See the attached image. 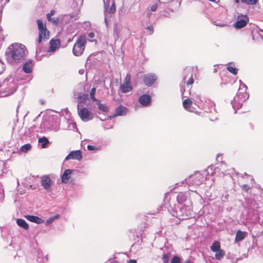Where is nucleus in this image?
<instances>
[{
  "label": "nucleus",
  "instance_id": "f257e3e1",
  "mask_svg": "<svg viewBox=\"0 0 263 263\" xmlns=\"http://www.w3.org/2000/svg\"><path fill=\"white\" fill-rule=\"evenodd\" d=\"M27 52L26 47L20 43L12 44L6 51V59L12 64L19 63L25 60Z\"/></svg>",
  "mask_w": 263,
  "mask_h": 263
},
{
  "label": "nucleus",
  "instance_id": "f03ea898",
  "mask_svg": "<svg viewBox=\"0 0 263 263\" xmlns=\"http://www.w3.org/2000/svg\"><path fill=\"white\" fill-rule=\"evenodd\" d=\"M224 165H225V164H223L222 162H221L219 166L214 167V166L211 165L209 166L207 170L205 171L202 172H195L193 174H192L190 176V178L192 180H195L196 181H203V180H214L215 178L205 177V176L208 175L209 176L210 174L211 176H217V173L219 174V171L221 168L224 170V168H223Z\"/></svg>",
  "mask_w": 263,
  "mask_h": 263
},
{
  "label": "nucleus",
  "instance_id": "7ed1b4c3",
  "mask_svg": "<svg viewBox=\"0 0 263 263\" xmlns=\"http://www.w3.org/2000/svg\"><path fill=\"white\" fill-rule=\"evenodd\" d=\"M36 23L39 31L37 42L40 44L42 41H46L49 39L50 32L47 29L46 24L41 20H37Z\"/></svg>",
  "mask_w": 263,
  "mask_h": 263
},
{
  "label": "nucleus",
  "instance_id": "20e7f679",
  "mask_svg": "<svg viewBox=\"0 0 263 263\" xmlns=\"http://www.w3.org/2000/svg\"><path fill=\"white\" fill-rule=\"evenodd\" d=\"M86 43L87 40L86 36L83 35H80L73 45L72 48L73 54L76 56L81 55L85 50Z\"/></svg>",
  "mask_w": 263,
  "mask_h": 263
},
{
  "label": "nucleus",
  "instance_id": "39448f33",
  "mask_svg": "<svg viewBox=\"0 0 263 263\" xmlns=\"http://www.w3.org/2000/svg\"><path fill=\"white\" fill-rule=\"evenodd\" d=\"M249 21L247 15L238 16L234 26L237 29H241L245 27Z\"/></svg>",
  "mask_w": 263,
  "mask_h": 263
},
{
  "label": "nucleus",
  "instance_id": "423d86ee",
  "mask_svg": "<svg viewBox=\"0 0 263 263\" xmlns=\"http://www.w3.org/2000/svg\"><path fill=\"white\" fill-rule=\"evenodd\" d=\"M156 80V76L152 73L145 74L143 78L144 83L148 86H150L154 84Z\"/></svg>",
  "mask_w": 263,
  "mask_h": 263
},
{
  "label": "nucleus",
  "instance_id": "0eeeda50",
  "mask_svg": "<svg viewBox=\"0 0 263 263\" xmlns=\"http://www.w3.org/2000/svg\"><path fill=\"white\" fill-rule=\"evenodd\" d=\"M78 114L81 120L84 122L88 121L90 119V112L87 108L78 109Z\"/></svg>",
  "mask_w": 263,
  "mask_h": 263
},
{
  "label": "nucleus",
  "instance_id": "6e6552de",
  "mask_svg": "<svg viewBox=\"0 0 263 263\" xmlns=\"http://www.w3.org/2000/svg\"><path fill=\"white\" fill-rule=\"evenodd\" d=\"M82 159V155L80 150H77L71 152L65 158V160H77L80 161Z\"/></svg>",
  "mask_w": 263,
  "mask_h": 263
},
{
  "label": "nucleus",
  "instance_id": "1a4fd4ad",
  "mask_svg": "<svg viewBox=\"0 0 263 263\" xmlns=\"http://www.w3.org/2000/svg\"><path fill=\"white\" fill-rule=\"evenodd\" d=\"M60 40L51 39L49 42L50 47L48 51L49 52H54L60 47Z\"/></svg>",
  "mask_w": 263,
  "mask_h": 263
},
{
  "label": "nucleus",
  "instance_id": "9d476101",
  "mask_svg": "<svg viewBox=\"0 0 263 263\" xmlns=\"http://www.w3.org/2000/svg\"><path fill=\"white\" fill-rule=\"evenodd\" d=\"M139 102L144 106H148L151 102V97L148 95H142L139 97Z\"/></svg>",
  "mask_w": 263,
  "mask_h": 263
},
{
  "label": "nucleus",
  "instance_id": "9b49d317",
  "mask_svg": "<svg viewBox=\"0 0 263 263\" xmlns=\"http://www.w3.org/2000/svg\"><path fill=\"white\" fill-rule=\"evenodd\" d=\"M180 212L181 213L180 215H179V216H180L182 219H187L192 215V211L190 209H187V207L185 206H182L180 209Z\"/></svg>",
  "mask_w": 263,
  "mask_h": 263
},
{
  "label": "nucleus",
  "instance_id": "f8f14e48",
  "mask_svg": "<svg viewBox=\"0 0 263 263\" xmlns=\"http://www.w3.org/2000/svg\"><path fill=\"white\" fill-rule=\"evenodd\" d=\"M126 112L127 108L122 105H120L116 109L114 117L124 116L126 115Z\"/></svg>",
  "mask_w": 263,
  "mask_h": 263
},
{
  "label": "nucleus",
  "instance_id": "ddd939ff",
  "mask_svg": "<svg viewBox=\"0 0 263 263\" xmlns=\"http://www.w3.org/2000/svg\"><path fill=\"white\" fill-rule=\"evenodd\" d=\"M25 217L28 220L37 224H41L44 222V220L37 216L33 215H26Z\"/></svg>",
  "mask_w": 263,
  "mask_h": 263
},
{
  "label": "nucleus",
  "instance_id": "4468645a",
  "mask_svg": "<svg viewBox=\"0 0 263 263\" xmlns=\"http://www.w3.org/2000/svg\"><path fill=\"white\" fill-rule=\"evenodd\" d=\"M247 234L246 232H243L241 230H238L236 232V236L235 238V242H239L242 241L243 239L245 238Z\"/></svg>",
  "mask_w": 263,
  "mask_h": 263
},
{
  "label": "nucleus",
  "instance_id": "2eb2a0df",
  "mask_svg": "<svg viewBox=\"0 0 263 263\" xmlns=\"http://www.w3.org/2000/svg\"><path fill=\"white\" fill-rule=\"evenodd\" d=\"M23 71L26 73H30L32 72V64L31 60L27 61L23 67Z\"/></svg>",
  "mask_w": 263,
  "mask_h": 263
},
{
  "label": "nucleus",
  "instance_id": "dca6fc26",
  "mask_svg": "<svg viewBox=\"0 0 263 263\" xmlns=\"http://www.w3.org/2000/svg\"><path fill=\"white\" fill-rule=\"evenodd\" d=\"M193 102L189 98L185 99L183 101L182 105L183 107L187 111L192 112L191 106Z\"/></svg>",
  "mask_w": 263,
  "mask_h": 263
},
{
  "label": "nucleus",
  "instance_id": "f3484780",
  "mask_svg": "<svg viewBox=\"0 0 263 263\" xmlns=\"http://www.w3.org/2000/svg\"><path fill=\"white\" fill-rule=\"evenodd\" d=\"M120 88L124 93L129 92L133 90L132 84H122L120 86Z\"/></svg>",
  "mask_w": 263,
  "mask_h": 263
},
{
  "label": "nucleus",
  "instance_id": "a211bd4d",
  "mask_svg": "<svg viewBox=\"0 0 263 263\" xmlns=\"http://www.w3.org/2000/svg\"><path fill=\"white\" fill-rule=\"evenodd\" d=\"M211 251L213 252L221 249L220 243L218 241H214L210 247Z\"/></svg>",
  "mask_w": 263,
  "mask_h": 263
},
{
  "label": "nucleus",
  "instance_id": "6ab92c4d",
  "mask_svg": "<svg viewBox=\"0 0 263 263\" xmlns=\"http://www.w3.org/2000/svg\"><path fill=\"white\" fill-rule=\"evenodd\" d=\"M16 223L18 226L25 230H28L29 229L28 224L27 223L25 220L23 219H18L16 221Z\"/></svg>",
  "mask_w": 263,
  "mask_h": 263
},
{
  "label": "nucleus",
  "instance_id": "aec40b11",
  "mask_svg": "<svg viewBox=\"0 0 263 263\" xmlns=\"http://www.w3.org/2000/svg\"><path fill=\"white\" fill-rule=\"evenodd\" d=\"M72 173L71 170H66L62 176L61 181L68 180L70 176V174Z\"/></svg>",
  "mask_w": 263,
  "mask_h": 263
},
{
  "label": "nucleus",
  "instance_id": "412c9836",
  "mask_svg": "<svg viewBox=\"0 0 263 263\" xmlns=\"http://www.w3.org/2000/svg\"><path fill=\"white\" fill-rule=\"evenodd\" d=\"M38 142L41 143V147L43 148H45L47 145L49 143L48 139L45 137L40 138L38 140Z\"/></svg>",
  "mask_w": 263,
  "mask_h": 263
},
{
  "label": "nucleus",
  "instance_id": "4be33fe9",
  "mask_svg": "<svg viewBox=\"0 0 263 263\" xmlns=\"http://www.w3.org/2000/svg\"><path fill=\"white\" fill-rule=\"evenodd\" d=\"M215 252V258L217 260H221L225 255V251L222 249H220Z\"/></svg>",
  "mask_w": 263,
  "mask_h": 263
},
{
  "label": "nucleus",
  "instance_id": "5701e85b",
  "mask_svg": "<svg viewBox=\"0 0 263 263\" xmlns=\"http://www.w3.org/2000/svg\"><path fill=\"white\" fill-rule=\"evenodd\" d=\"M31 147L32 146L31 144L29 143H27L22 146L20 147V150L21 152L24 153H26L31 149Z\"/></svg>",
  "mask_w": 263,
  "mask_h": 263
},
{
  "label": "nucleus",
  "instance_id": "b1692460",
  "mask_svg": "<svg viewBox=\"0 0 263 263\" xmlns=\"http://www.w3.org/2000/svg\"><path fill=\"white\" fill-rule=\"evenodd\" d=\"M98 108L104 112H107L108 111V108L105 104L99 103L98 104Z\"/></svg>",
  "mask_w": 263,
  "mask_h": 263
},
{
  "label": "nucleus",
  "instance_id": "393cba45",
  "mask_svg": "<svg viewBox=\"0 0 263 263\" xmlns=\"http://www.w3.org/2000/svg\"><path fill=\"white\" fill-rule=\"evenodd\" d=\"M96 88L95 87H93L90 90V98H91V100L93 101L97 102L98 100L95 97V95L96 93Z\"/></svg>",
  "mask_w": 263,
  "mask_h": 263
},
{
  "label": "nucleus",
  "instance_id": "a878e982",
  "mask_svg": "<svg viewBox=\"0 0 263 263\" xmlns=\"http://www.w3.org/2000/svg\"><path fill=\"white\" fill-rule=\"evenodd\" d=\"M46 18L49 22H51L53 24L55 25H57L59 24V20L58 17L52 18V17H49Z\"/></svg>",
  "mask_w": 263,
  "mask_h": 263
},
{
  "label": "nucleus",
  "instance_id": "bb28decb",
  "mask_svg": "<svg viewBox=\"0 0 263 263\" xmlns=\"http://www.w3.org/2000/svg\"><path fill=\"white\" fill-rule=\"evenodd\" d=\"M41 185L45 189L49 191L51 185V182H42Z\"/></svg>",
  "mask_w": 263,
  "mask_h": 263
},
{
  "label": "nucleus",
  "instance_id": "cd10ccee",
  "mask_svg": "<svg viewBox=\"0 0 263 263\" xmlns=\"http://www.w3.org/2000/svg\"><path fill=\"white\" fill-rule=\"evenodd\" d=\"M122 84H131V76L129 73H127L123 80Z\"/></svg>",
  "mask_w": 263,
  "mask_h": 263
},
{
  "label": "nucleus",
  "instance_id": "c85d7f7f",
  "mask_svg": "<svg viewBox=\"0 0 263 263\" xmlns=\"http://www.w3.org/2000/svg\"><path fill=\"white\" fill-rule=\"evenodd\" d=\"M227 68L229 72L233 74H236L237 73V69L232 66H228Z\"/></svg>",
  "mask_w": 263,
  "mask_h": 263
},
{
  "label": "nucleus",
  "instance_id": "c756f323",
  "mask_svg": "<svg viewBox=\"0 0 263 263\" xmlns=\"http://www.w3.org/2000/svg\"><path fill=\"white\" fill-rule=\"evenodd\" d=\"M258 0H241V2L248 5H255L258 2Z\"/></svg>",
  "mask_w": 263,
  "mask_h": 263
},
{
  "label": "nucleus",
  "instance_id": "7c9ffc66",
  "mask_svg": "<svg viewBox=\"0 0 263 263\" xmlns=\"http://www.w3.org/2000/svg\"><path fill=\"white\" fill-rule=\"evenodd\" d=\"M170 253H164L162 256V260L164 263H167L170 260Z\"/></svg>",
  "mask_w": 263,
  "mask_h": 263
},
{
  "label": "nucleus",
  "instance_id": "2f4dec72",
  "mask_svg": "<svg viewBox=\"0 0 263 263\" xmlns=\"http://www.w3.org/2000/svg\"><path fill=\"white\" fill-rule=\"evenodd\" d=\"M59 217V215H57L55 216H54V217H51L49 219H48L46 221V225H49L50 224V223H51L52 222H53V221L55 219H57V218H58Z\"/></svg>",
  "mask_w": 263,
  "mask_h": 263
},
{
  "label": "nucleus",
  "instance_id": "473e14b6",
  "mask_svg": "<svg viewBox=\"0 0 263 263\" xmlns=\"http://www.w3.org/2000/svg\"><path fill=\"white\" fill-rule=\"evenodd\" d=\"M116 5H115V2H114L112 3V4H111V6H110V8H109V10H108V12H109V13H112H112H115V11H116Z\"/></svg>",
  "mask_w": 263,
  "mask_h": 263
},
{
  "label": "nucleus",
  "instance_id": "72a5a7b5",
  "mask_svg": "<svg viewBox=\"0 0 263 263\" xmlns=\"http://www.w3.org/2000/svg\"><path fill=\"white\" fill-rule=\"evenodd\" d=\"M171 263H181V259L178 256H174L172 259Z\"/></svg>",
  "mask_w": 263,
  "mask_h": 263
},
{
  "label": "nucleus",
  "instance_id": "f704fd0d",
  "mask_svg": "<svg viewBox=\"0 0 263 263\" xmlns=\"http://www.w3.org/2000/svg\"><path fill=\"white\" fill-rule=\"evenodd\" d=\"M177 199L178 202H182L185 200V197L182 194H179L177 197Z\"/></svg>",
  "mask_w": 263,
  "mask_h": 263
},
{
  "label": "nucleus",
  "instance_id": "c9c22d12",
  "mask_svg": "<svg viewBox=\"0 0 263 263\" xmlns=\"http://www.w3.org/2000/svg\"><path fill=\"white\" fill-rule=\"evenodd\" d=\"M194 82V79L193 78L192 73L191 75L190 79L186 82V84L187 86H189L192 85Z\"/></svg>",
  "mask_w": 263,
  "mask_h": 263
},
{
  "label": "nucleus",
  "instance_id": "e433bc0d",
  "mask_svg": "<svg viewBox=\"0 0 263 263\" xmlns=\"http://www.w3.org/2000/svg\"><path fill=\"white\" fill-rule=\"evenodd\" d=\"M146 29L147 30H148V31H149V34H152L153 33V32H154V28H153V26L149 25V26L147 27Z\"/></svg>",
  "mask_w": 263,
  "mask_h": 263
},
{
  "label": "nucleus",
  "instance_id": "4c0bfd02",
  "mask_svg": "<svg viewBox=\"0 0 263 263\" xmlns=\"http://www.w3.org/2000/svg\"><path fill=\"white\" fill-rule=\"evenodd\" d=\"M5 66L4 64L0 61V74H1L4 70Z\"/></svg>",
  "mask_w": 263,
  "mask_h": 263
},
{
  "label": "nucleus",
  "instance_id": "58836bf2",
  "mask_svg": "<svg viewBox=\"0 0 263 263\" xmlns=\"http://www.w3.org/2000/svg\"><path fill=\"white\" fill-rule=\"evenodd\" d=\"M55 12V10H52L50 13L46 14V17H51L54 14Z\"/></svg>",
  "mask_w": 263,
  "mask_h": 263
},
{
  "label": "nucleus",
  "instance_id": "ea45409f",
  "mask_svg": "<svg viewBox=\"0 0 263 263\" xmlns=\"http://www.w3.org/2000/svg\"><path fill=\"white\" fill-rule=\"evenodd\" d=\"M157 8H158V5L154 4L153 6H152L151 9L152 11L154 12V11H156V10L157 9Z\"/></svg>",
  "mask_w": 263,
  "mask_h": 263
},
{
  "label": "nucleus",
  "instance_id": "a19ab883",
  "mask_svg": "<svg viewBox=\"0 0 263 263\" xmlns=\"http://www.w3.org/2000/svg\"><path fill=\"white\" fill-rule=\"evenodd\" d=\"M41 181H51V179L49 178V177L48 176H44L42 178Z\"/></svg>",
  "mask_w": 263,
  "mask_h": 263
},
{
  "label": "nucleus",
  "instance_id": "79ce46f5",
  "mask_svg": "<svg viewBox=\"0 0 263 263\" xmlns=\"http://www.w3.org/2000/svg\"><path fill=\"white\" fill-rule=\"evenodd\" d=\"M87 149L89 151H92L95 149V146L91 145H87Z\"/></svg>",
  "mask_w": 263,
  "mask_h": 263
},
{
  "label": "nucleus",
  "instance_id": "37998d69",
  "mask_svg": "<svg viewBox=\"0 0 263 263\" xmlns=\"http://www.w3.org/2000/svg\"><path fill=\"white\" fill-rule=\"evenodd\" d=\"M80 99H83V100H86L88 98V95L84 94L82 97H80Z\"/></svg>",
  "mask_w": 263,
  "mask_h": 263
},
{
  "label": "nucleus",
  "instance_id": "c03bdc74",
  "mask_svg": "<svg viewBox=\"0 0 263 263\" xmlns=\"http://www.w3.org/2000/svg\"><path fill=\"white\" fill-rule=\"evenodd\" d=\"M242 189L246 191H248L249 189V187L247 185H243L242 186Z\"/></svg>",
  "mask_w": 263,
  "mask_h": 263
},
{
  "label": "nucleus",
  "instance_id": "a18cd8bd",
  "mask_svg": "<svg viewBox=\"0 0 263 263\" xmlns=\"http://www.w3.org/2000/svg\"><path fill=\"white\" fill-rule=\"evenodd\" d=\"M128 263H137L136 262V260H132V259H130Z\"/></svg>",
  "mask_w": 263,
  "mask_h": 263
},
{
  "label": "nucleus",
  "instance_id": "49530a36",
  "mask_svg": "<svg viewBox=\"0 0 263 263\" xmlns=\"http://www.w3.org/2000/svg\"><path fill=\"white\" fill-rule=\"evenodd\" d=\"M89 36L91 38H93L94 37V34L93 33H90L89 34Z\"/></svg>",
  "mask_w": 263,
  "mask_h": 263
},
{
  "label": "nucleus",
  "instance_id": "de8ad7c7",
  "mask_svg": "<svg viewBox=\"0 0 263 263\" xmlns=\"http://www.w3.org/2000/svg\"><path fill=\"white\" fill-rule=\"evenodd\" d=\"M248 178H247V179H250L251 180H253V178H252V176H250V175H247Z\"/></svg>",
  "mask_w": 263,
  "mask_h": 263
},
{
  "label": "nucleus",
  "instance_id": "09e8293b",
  "mask_svg": "<svg viewBox=\"0 0 263 263\" xmlns=\"http://www.w3.org/2000/svg\"><path fill=\"white\" fill-rule=\"evenodd\" d=\"M184 263H192V262L191 260H187L185 261Z\"/></svg>",
  "mask_w": 263,
  "mask_h": 263
},
{
  "label": "nucleus",
  "instance_id": "8fccbe9b",
  "mask_svg": "<svg viewBox=\"0 0 263 263\" xmlns=\"http://www.w3.org/2000/svg\"><path fill=\"white\" fill-rule=\"evenodd\" d=\"M7 83H8V81L7 82H4L3 85H7Z\"/></svg>",
  "mask_w": 263,
  "mask_h": 263
},
{
  "label": "nucleus",
  "instance_id": "3c124183",
  "mask_svg": "<svg viewBox=\"0 0 263 263\" xmlns=\"http://www.w3.org/2000/svg\"><path fill=\"white\" fill-rule=\"evenodd\" d=\"M111 263H118L116 260H114L111 262Z\"/></svg>",
  "mask_w": 263,
  "mask_h": 263
},
{
  "label": "nucleus",
  "instance_id": "603ef678",
  "mask_svg": "<svg viewBox=\"0 0 263 263\" xmlns=\"http://www.w3.org/2000/svg\"><path fill=\"white\" fill-rule=\"evenodd\" d=\"M185 79H186V76H185V77H184V78H183V81H184V80H185Z\"/></svg>",
  "mask_w": 263,
  "mask_h": 263
},
{
  "label": "nucleus",
  "instance_id": "864d4df0",
  "mask_svg": "<svg viewBox=\"0 0 263 263\" xmlns=\"http://www.w3.org/2000/svg\"><path fill=\"white\" fill-rule=\"evenodd\" d=\"M17 185H20L19 182H17Z\"/></svg>",
  "mask_w": 263,
  "mask_h": 263
},
{
  "label": "nucleus",
  "instance_id": "5fc2aeb1",
  "mask_svg": "<svg viewBox=\"0 0 263 263\" xmlns=\"http://www.w3.org/2000/svg\"><path fill=\"white\" fill-rule=\"evenodd\" d=\"M158 1H159L160 0H158Z\"/></svg>",
  "mask_w": 263,
  "mask_h": 263
}]
</instances>
